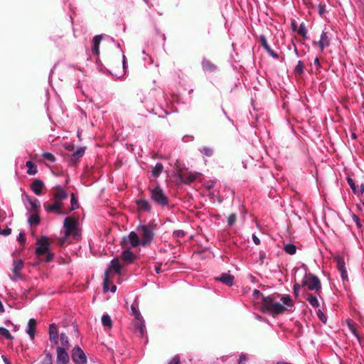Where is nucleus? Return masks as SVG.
Masks as SVG:
<instances>
[{"instance_id":"nucleus-1","label":"nucleus","mask_w":364,"mask_h":364,"mask_svg":"<svg viewBox=\"0 0 364 364\" xmlns=\"http://www.w3.org/2000/svg\"><path fill=\"white\" fill-rule=\"evenodd\" d=\"M293 301L289 296H267L263 299L262 307L271 314H282L292 307Z\"/></svg>"},{"instance_id":"nucleus-2","label":"nucleus","mask_w":364,"mask_h":364,"mask_svg":"<svg viewBox=\"0 0 364 364\" xmlns=\"http://www.w3.org/2000/svg\"><path fill=\"white\" fill-rule=\"evenodd\" d=\"M137 231L141 237L142 247H146L150 245L154 239V230L145 225H140L137 227Z\"/></svg>"},{"instance_id":"nucleus-3","label":"nucleus","mask_w":364,"mask_h":364,"mask_svg":"<svg viewBox=\"0 0 364 364\" xmlns=\"http://www.w3.org/2000/svg\"><path fill=\"white\" fill-rule=\"evenodd\" d=\"M50 244L48 242V237L43 236L38 240V246L35 249V253L38 256L47 255L46 262H50L53 255L49 252Z\"/></svg>"},{"instance_id":"nucleus-4","label":"nucleus","mask_w":364,"mask_h":364,"mask_svg":"<svg viewBox=\"0 0 364 364\" xmlns=\"http://www.w3.org/2000/svg\"><path fill=\"white\" fill-rule=\"evenodd\" d=\"M77 221L73 218H66L64 220L63 228H65V236L62 240V242H61L62 244L64 243L66 238L68 237L70 235H77Z\"/></svg>"},{"instance_id":"nucleus-5","label":"nucleus","mask_w":364,"mask_h":364,"mask_svg":"<svg viewBox=\"0 0 364 364\" xmlns=\"http://www.w3.org/2000/svg\"><path fill=\"white\" fill-rule=\"evenodd\" d=\"M151 198L157 204L165 206L168 205V198L164 193L163 190L157 186L151 191Z\"/></svg>"},{"instance_id":"nucleus-6","label":"nucleus","mask_w":364,"mask_h":364,"mask_svg":"<svg viewBox=\"0 0 364 364\" xmlns=\"http://www.w3.org/2000/svg\"><path fill=\"white\" fill-rule=\"evenodd\" d=\"M302 285L306 286L311 291H318L321 288L320 280L316 276L312 274L305 276L302 282Z\"/></svg>"},{"instance_id":"nucleus-7","label":"nucleus","mask_w":364,"mask_h":364,"mask_svg":"<svg viewBox=\"0 0 364 364\" xmlns=\"http://www.w3.org/2000/svg\"><path fill=\"white\" fill-rule=\"evenodd\" d=\"M336 262L337 269L340 272L341 277L343 283L348 282V272L346 267L344 258L342 256L336 255L334 257Z\"/></svg>"},{"instance_id":"nucleus-8","label":"nucleus","mask_w":364,"mask_h":364,"mask_svg":"<svg viewBox=\"0 0 364 364\" xmlns=\"http://www.w3.org/2000/svg\"><path fill=\"white\" fill-rule=\"evenodd\" d=\"M71 357L75 364H87L86 355L79 346L73 349Z\"/></svg>"},{"instance_id":"nucleus-9","label":"nucleus","mask_w":364,"mask_h":364,"mask_svg":"<svg viewBox=\"0 0 364 364\" xmlns=\"http://www.w3.org/2000/svg\"><path fill=\"white\" fill-rule=\"evenodd\" d=\"M199 173L188 171H181L178 173L180 181L185 184H190L196 180Z\"/></svg>"},{"instance_id":"nucleus-10","label":"nucleus","mask_w":364,"mask_h":364,"mask_svg":"<svg viewBox=\"0 0 364 364\" xmlns=\"http://www.w3.org/2000/svg\"><path fill=\"white\" fill-rule=\"evenodd\" d=\"M123 240L124 242L129 243L132 247H136L141 246V242L139 239V236L135 232H131L128 236L124 237Z\"/></svg>"},{"instance_id":"nucleus-11","label":"nucleus","mask_w":364,"mask_h":364,"mask_svg":"<svg viewBox=\"0 0 364 364\" xmlns=\"http://www.w3.org/2000/svg\"><path fill=\"white\" fill-rule=\"evenodd\" d=\"M70 358L66 350L63 347H58L56 364H68Z\"/></svg>"},{"instance_id":"nucleus-12","label":"nucleus","mask_w":364,"mask_h":364,"mask_svg":"<svg viewBox=\"0 0 364 364\" xmlns=\"http://www.w3.org/2000/svg\"><path fill=\"white\" fill-rule=\"evenodd\" d=\"M134 328L138 330L139 336L143 337L146 333V328L145 326V321L142 316L134 318Z\"/></svg>"},{"instance_id":"nucleus-13","label":"nucleus","mask_w":364,"mask_h":364,"mask_svg":"<svg viewBox=\"0 0 364 364\" xmlns=\"http://www.w3.org/2000/svg\"><path fill=\"white\" fill-rule=\"evenodd\" d=\"M49 339L51 343L57 345L59 341L58 330L55 324L52 323L49 326Z\"/></svg>"},{"instance_id":"nucleus-14","label":"nucleus","mask_w":364,"mask_h":364,"mask_svg":"<svg viewBox=\"0 0 364 364\" xmlns=\"http://www.w3.org/2000/svg\"><path fill=\"white\" fill-rule=\"evenodd\" d=\"M36 321L34 318H30L26 326V333L28 335L31 340H33L36 335Z\"/></svg>"},{"instance_id":"nucleus-15","label":"nucleus","mask_w":364,"mask_h":364,"mask_svg":"<svg viewBox=\"0 0 364 364\" xmlns=\"http://www.w3.org/2000/svg\"><path fill=\"white\" fill-rule=\"evenodd\" d=\"M61 205L62 204L60 201L55 200L53 204L44 205V208L48 213L55 212L58 214H63V213L60 210Z\"/></svg>"},{"instance_id":"nucleus-16","label":"nucleus","mask_w":364,"mask_h":364,"mask_svg":"<svg viewBox=\"0 0 364 364\" xmlns=\"http://www.w3.org/2000/svg\"><path fill=\"white\" fill-rule=\"evenodd\" d=\"M109 269H106L105 272V277L103 280V290L105 292H107L110 291L111 292H115L117 290V287L115 285H112L111 288H109Z\"/></svg>"},{"instance_id":"nucleus-17","label":"nucleus","mask_w":364,"mask_h":364,"mask_svg":"<svg viewBox=\"0 0 364 364\" xmlns=\"http://www.w3.org/2000/svg\"><path fill=\"white\" fill-rule=\"evenodd\" d=\"M234 277L228 273H223L220 277H217L216 279L225 284L229 287H232L234 284Z\"/></svg>"},{"instance_id":"nucleus-18","label":"nucleus","mask_w":364,"mask_h":364,"mask_svg":"<svg viewBox=\"0 0 364 364\" xmlns=\"http://www.w3.org/2000/svg\"><path fill=\"white\" fill-rule=\"evenodd\" d=\"M43 186L44 183L41 180L36 179L31 183V188L36 195L40 196L41 194V190Z\"/></svg>"},{"instance_id":"nucleus-19","label":"nucleus","mask_w":364,"mask_h":364,"mask_svg":"<svg viewBox=\"0 0 364 364\" xmlns=\"http://www.w3.org/2000/svg\"><path fill=\"white\" fill-rule=\"evenodd\" d=\"M330 44V40L327 35V33L323 31L321 34L320 40L318 42V45L321 49L323 50L325 48L328 47Z\"/></svg>"},{"instance_id":"nucleus-20","label":"nucleus","mask_w":364,"mask_h":364,"mask_svg":"<svg viewBox=\"0 0 364 364\" xmlns=\"http://www.w3.org/2000/svg\"><path fill=\"white\" fill-rule=\"evenodd\" d=\"M121 257L124 262L127 264H130L134 262L136 258V256L129 250H125L122 251L121 254Z\"/></svg>"},{"instance_id":"nucleus-21","label":"nucleus","mask_w":364,"mask_h":364,"mask_svg":"<svg viewBox=\"0 0 364 364\" xmlns=\"http://www.w3.org/2000/svg\"><path fill=\"white\" fill-rule=\"evenodd\" d=\"M201 64L203 70L205 72L213 73L217 69V67L213 63L205 58L203 59Z\"/></svg>"},{"instance_id":"nucleus-22","label":"nucleus","mask_w":364,"mask_h":364,"mask_svg":"<svg viewBox=\"0 0 364 364\" xmlns=\"http://www.w3.org/2000/svg\"><path fill=\"white\" fill-rule=\"evenodd\" d=\"M102 40V36L101 35L95 36L92 39V51L95 55H99L100 53V45Z\"/></svg>"},{"instance_id":"nucleus-23","label":"nucleus","mask_w":364,"mask_h":364,"mask_svg":"<svg viewBox=\"0 0 364 364\" xmlns=\"http://www.w3.org/2000/svg\"><path fill=\"white\" fill-rule=\"evenodd\" d=\"M56 188L58 191L53 194L55 200L60 202V200L67 198L68 193L60 186H57Z\"/></svg>"},{"instance_id":"nucleus-24","label":"nucleus","mask_w":364,"mask_h":364,"mask_svg":"<svg viewBox=\"0 0 364 364\" xmlns=\"http://www.w3.org/2000/svg\"><path fill=\"white\" fill-rule=\"evenodd\" d=\"M23 266V262L21 259L15 260L14 262V269L13 272L15 274L16 278H20L21 275L19 274V271L21 270Z\"/></svg>"},{"instance_id":"nucleus-25","label":"nucleus","mask_w":364,"mask_h":364,"mask_svg":"<svg viewBox=\"0 0 364 364\" xmlns=\"http://www.w3.org/2000/svg\"><path fill=\"white\" fill-rule=\"evenodd\" d=\"M101 321H102V326L107 328V329H111L112 327V321L111 319V317L109 316V314H105L102 315V318H101Z\"/></svg>"},{"instance_id":"nucleus-26","label":"nucleus","mask_w":364,"mask_h":364,"mask_svg":"<svg viewBox=\"0 0 364 364\" xmlns=\"http://www.w3.org/2000/svg\"><path fill=\"white\" fill-rule=\"evenodd\" d=\"M136 205L138 208L141 210L149 211L151 210V205L145 199H139L137 200Z\"/></svg>"},{"instance_id":"nucleus-27","label":"nucleus","mask_w":364,"mask_h":364,"mask_svg":"<svg viewBox=\"0 0 364 364\" xmlns=\"http://www.w3.org/2000/svg\"><path fill=\"white\" fill-rule=\"evenodd\" d=\"M109 267L111 268H112L117 274H121L122 267L120 264L118 259H117V258L112 259L110 262Z\"/></svg>"},{"instance_id":"nucleus-28","label":"nucleus","mask_w":364,"mask_h":364,"mask_svg":"<svg viewBox=\"0 0 364 364\" xmlns=\"http://www.w3.org/2000/svg\"><path fill=\"white\" fill-rule=\"evenodd\" d=\"M306 300L309 301L311 306L314 308L319 306V301L316 296H314L311 294H307Z\"/></svg>"},{"instance_id":"nucleus-29","label":"nucleus","mask_w":364,"mask_h":364,"mask_svg":"<svg viewBox=\"0 0 364 364\" xmlns=\"http://www.w3.org/2000/svg\"><path fill=\"white\" fill-rule=\"evenodd\" d=\"M26 197L33 210H36L40 208V201L37 198H32L28 196H26Z\"/></svg>"},{"instance_id":"nucleus-30","label":"nucleus","mask_w":364,"mask_h":364,"mask_svg":"<svg viewBox=\"0 0 364 364\" xmlns=\"http://www.w3.org/2000/svg\"><path fill=\"white\" fill-rule=\"evenodd\" d=\"M26 166L27 167V173L29 175H34L37 173V166L32 161H26Z\"/></svg>"},{"instance_id":"nucleus-31","label":"nucleus","mask_w":364,"mask_h":364,"mask_svg":"<svg viewBox=\"0 0 364 364\" xmlns=\"http://www.w3.org/2000/svg\"><path fill=\"white\" fill-rule=\"evenodd\" d=\"M85 152V147H79L72 155V159L77 161L81 158Z\"/></svg>"},{"instance_id":"nucleus-32","label":"nucleus","mask_w":364,"mask_h":364,"mask_svg":"<svg viewBox=\"0 0 364 364\" xmlns=\"http://www.w3.org/2000/svg\"><path fill=\"white\" fill-rule=\"evenodd\" d=\"M60 344H61L60 347H63L65 350L69 348L68 337L67 336V335L65 333H62L60 335Z\"/></svg>"},{"instance_id":"nucleus-33","label":"nucleus","mask_w":364,"mask_h":364,"mask_svg":"<svg viewBox=\"0 0 364 364\" xmlns=\"http://www.w3.org/2000/svg\"><path fill=\"white\" fill-rule=\"evenodd\" d=\"M284 250L287 254L294 255L296 252V247L292 243H288L284 245Z\"/></svg>"},{"instance_id":"nucleus-34","label":"nucleus","mask_w":364,"mask_h":364,"mask_svg":"<svg viewBox=\"0 0 364 364\" xmlns=\"http://www.w3.org/2000/svg\"><path fill=\"white\" fill-rule=\"evenodd\" d=\"M163 168H164V166L162 165V164L161 163H157L155 166L152 168V175L154 176V177H158L160 173L162 172L163 171Z\"/></svg>"},{"instance_id":"nucleus-35","label":"nucleus","mask_w":364,"mask_h":364,"mask_svg":"<svg viewBox=\"0 0 364 364\" xmlns=\"http://www.w3.org/2000/svg\"><path fill=\"white\" fill-rule=\"evenodd\" d=\"M28 222L31 225H37L40 223V218L38 214H32L29 216Z\"/></svg>"},{"instance_id":"nucleus-36","label":"nucleus","mask_w":364,"mask_h":364,"mask_svg":"<svg viewBox=\"0 0 364 364\" xmlns=\"http://www.w3.org/2000/svg\"><path fill=\"white\" fill-rule=\"evenodd\" d=\"M0 335L8 340H12L14 338L9 331L4 327H0Z\"/></svg>"},{"instance_id":"nucleus-37","label":"nucleus","mask_w":364,"mask_h":364,"mask_svg":"<svg viewBox=\"0 0 364 364\" xmlns=\"http://www.w3.org/2000/svg\"><path fill=\"white\" fill-rule=\"evenodd\" d=\"M259 41L261 42V46L266 51L269 50L270 46H269L267 41L264 35H261L259 36Z\"/></svg>"},{"instance_id":"nucleus-38","label":"nucleus","mask_w":364,"mask_h":364,"mask_svg":"<svg viewBox=\"0 0 364 364\" xmlns=\"http://www.w3.org/2000/svg\"><path fill=\"white\" fill-rule=\"evenodd\" d=\"M200 151L201 154H203V155H205L206 156H211L213 154V149L210 147H206V146L200 149Z\"/></svg>"},{"instance_id":"nucleus-39","label":"nucleus","mask_w":364,"mask_h":364,"mask_svg":"<svg viewBox=\"0 0 364 364\" xmlns=\"http://www.w3.org/2000/svg\"><path fill=\"white\" fill-rule=\"evenodd\" d=\"M131 311H132V313L133 316H134V318L141 316V314L139 310L138 306L136 304V305L132 304L131 306Z\"/></svg>"},{"instance_id":"nucleus-40","label":"nucleus","mask_w":364,"mask_h":364,"mask_svg":"<svg viewBox=\"0 0 364 364\" xmlns=\"http://www.w3.org/2000/svg\"><path fill=\"white\" fill-rule=\"evenodd\" d=\"M347 182H348V184L349 185V186L350 187V188L352 189V191H353V193H358V191L356 188V186H355V184L354 183V181L351 178L348 177L347 178Z\"/></svg>"},{"instance_id":"nucleus-41","label":"nucleus","mask_w":364,"mask_h":364,"mask_svg":"<svg viewBox=\"0 0 364 364\" xmlns=\"http://www.w3.org/2000/svg\"><path fill=\"white\" fill-rule=\"evenodd\" d=\"M307 29L305 26V25L304 23H301L300 26H299V30H298V33L300 36H303V37H306V34H307Z\"/></svg>"},{"instance_id":"nucleus-42","label":"nucleus","mask_w":364,"mask_h":364,"mask_svg":"<svg viewBox=\"0 0 364 364\" xmlns=\"http://www.w3.org/2000/svg\"><path fill=\"white\" fill-rule=\"evenodd\" d=\"M44 159L48 160L49 161L53 162L55 160V156L49 152H44L42 154Z\"/></svg>"},{"instance_id":"nucleus-43","label":"nucleus","mask_w":364,"mask_h":364,"mask_svg":"<svg viewBox=\"0 0 364 364\" xmlns=\"http://www.w3.org/2000/svg\"><path fill=\"white\" fill-rule=\"evenodd\" d=\"M295 73H302L304 71V64L301 60L298 61V63L296 66L295 67L294 70Z\"/></svg>"},{"instance_id":"nucleus-44","label":"nucleus","mask_w":364,"mask_h":364,"mask_svg":"<svg viewBox=\"0 0 364 364\" xmlns=\"http://www.w3.org/2000/svg\"><path fill=\"white\" fill-rule=\"evenodd\" d=\"M78 208V203L76 198H75L74 194H72L71 197V210H74Z\"/></svg>"},{"instance_id":"nucleus-45","label":"nucleus","mask_w":364,"mask_h":364,"mask_svg":"<svg viewBox=\"0 0 364 364\" xmlns=\"http://www.w3.org/2000/svg\"><path fill=\"white\" fill-rule=\"evenodd\" d=\"M236 221V215L235 214H231L228 218V223L230 226H232L234 225V223Z\"/></svg>"},{"instance_id":"nucleus-46","label":"nucleus","mask_w":364,"mask_h":364,"mask_svg":"<svg viewBox=\"0 0 364 364\" xmlns=\"http://www.w3.org/2000/svg\"><path fill=\"white\" fill-rule=\"evenodd\" d=\"M41 364H53L51 354L50 353H48L46 355L45 359L41 363Z\"/></svg>"},{"instance_id":"nucleus-47","label":"nucleus","mask_w":364,"mask_h":364,"mask_svg":"<svg viewBox=\"0 0 364 364\" xmlns=\"http://www.w3.org/2000/svg\"><path fill=\"white\" fill-rule=\"evenodd\" d=\"M317 316L323 323H326L327 320L326 317L321 309H318V311H317Z\"/></svg>"},{"instance_id":"nucleus-48","label":"nucleus","mask_w":364,"mask_h":364,"mask_svg":"<svg viewBox=\"0 0 364 364\" xmlns=\"http://www.w3.org/2000/svg\"><path fill=\"white\" fill-rule=\"evenodd\" d=\"M173 236L174 237H183L185 236V232L181 230H175L173 232Z\"/></svg>"},{"instance_id":"nucleus-49","label":"nucleus","mask_w":364,"mask_h":364,"mask_svg":"<svg viewBox=\"0 0 364 364\" xmlns=\"http://www.w3.org/2000/svg\"><path fill=\"white\" fill-rule=\"evenodd\" d=\"M301 286L303 285L299 284L297 283L294 284L293 289L294 294L295 295L296 297L299 296V290L301 289Z\"/></svg>"},{"instance_id":"nucleus-50","label":"nucleus","mask_w":364,"mask_h":364,"mask_svg":"<svg viewBox=\"0 0 364 364\" xmlns=\"http://www.w3.org/2000/svg\"><path fill=\"white\" fill-rule=\"evenodd\" d=\"M17 240L21 244H24L26 242L25 234L21 232L17 237Z\"/></svg>"},{"instance_id":"nucleus-51","label":"nucleus","mask_w":364,"mask_h":364,"mask_svg":"<svg viewBox=\"0 0 364 364\" xmlns=\"http://www.w3.org/2000/svg\"><path fill=\"white\" fill-rule=\"evenodd\" d=\"M247 356L245 354H242L240 356L238 360V364H245V362L247 360Z\"/></svg>"},{"instance_id":"nucleus-52","label":"nucleus","mask_w":364,"mask_h":364,"mask_svg":"<svg viewBox=\"0 0 364 364\" xmlns=\"http://www.w3.org/2000/svg\"><path fill=\"white\" fill-rule=\"evenodd\" d=\"M168 364H181L180 358L178 356H174L168 363Z\"/></svg>"},{"instance_id":"nucleus-53","label":"nucleus","mask_w":364,"mask_h":364,"mask_svg":"<svg viewBox=\"0 0 364 364\" xmlns=\"http://www.w3.org/2000/svg\"><path fill=\"white\" fill-rule=\"evenodd\" d=\"M11 230L10 228H6L4 230H0V235L4 236H8L11 234Z\"/></svg>"},{"instance_id":"nucleus-54","label":"nucleus","mask_w":364,"mask_h":364,"mask_svg":"<svg viewBox=\"0 0 364 364\" xmlns=\"http://www.w3.org/2000/svg\"><path fill=\"white\" fill-rule=\"evenodd\" d=\"M267 52L268 54L272 56L273 58H278V55L270 48L269 50H267Z\"/></svg>"},{"instance_id":"nucleus-55","label":"nucleus","mask_w":364,"mask_h":364,"mask_svg":"<svg viewBox=\"0 0 364 364\" xmlns=\"http://www.w3.org/2000/svg\"><path fill=\"white\" fill-rule=\"evenodd\" d=\"M215 181H211L207 183V184L205 185V188L207 189H211L215 186Z\"/></svg>"},{"instance_id":"nucleus-56","label":"nucleus","mask_w":364,"mask_h":364,"mask_svg":"<svg viewBox=\"0 0 364 364\" xmlns=\"http://www.w3.org/2000/svg\"><path fill=\"white\" fill-rule=\"evenodd\" d=\"M352 218H353V221H354V222L355 223V224L357 225V226H358V227H360V226H361V225H360V219H359V218H358L356 215H355V214H353V215Z\"/></svg>"},{"instance_id":"nucleus-57","label":"nucleus","mask_w":364,"mask_h":364,"mask_svg":"<svg viewBox=\"0 0 364 364\" xmlns=\"http://www.w3.org/2000/svg\"><path fill=\"white\" fill-rule=\"evenodd\" d=\"M252 240L257 245L260 244V240L255 235H252Z\"/></svg>"},{"instance_id":"nucleus-58","label":"nucleus","mask_w":364,"mask_h":364,"mask_svg":"<svg viewBox=\"0 0 364 364\" xmlns=\"http://www.w3.org/2000/svg\"><path fill=\"white\" fill-rule=\"evenodd\" d=\"M318 9L319 14L322 15L324 13V11H325L324 7L323 6H321V5H319Z\"/></svg>"},{"instance_id":"nucleus-59","label":"nucleus","mask_w":364,"mask_h":364,"mask_svg":"<svg viewBox=\"0 0 364 364\" xmlns=\"http://www.w3.org/2000/svg\"><path fill=\"white\" fill-rule=\"evenodd\" d=\"M350 329L351 330L352 333L358 338V336L356 334L355 329L352 327L350 324H348Z\"/></svg>"},{"instance_id":"nucleus-60","label":"nucleus","mask_w":364,"mask_h":364,"mask_svg":"<svg viewBox=\"0 0 364 364\" xmlns=\"http://www.w3.org/2000/svg\"><path fill=\"white\" fill-rule=\"evenodd\" d=\"M253 294L255 297H257L260 294V291L257 289L254 290Z\"/></svg>"},{"instance_id":"nucleus-61","label":"nucleus","mask_w":364,"mask_h":364,"mask_svg":"<svg viewBox=\"0 0 364 364\" xmlns=\"http://www.w3.org/2000/svg\"><path fill=\"white\" fill-rule=\"evenodd\" d=\"M155 271L157 274H159L161 272V267L159 266H156Z\"/></svg>"},{"instance_id":"nucleus-62","label":"nucleus","mask_w":364,"mask_h":364,"mask_svg":"<svg viewBox=\"0 0 364 364\" xmlns=\"http://www.w3.org/2000/svg\"><path fill=\"white\" fill-rule=\"evenodd\" d=\"M360 192L363 193L364 192V184L362 183L360 186Z\"/></svg>"},{"instance_id":"nucleus-63","label":"nucleus","mask_w":364,"mask_h":364,"mask_svg":"<svg viewBox=\"0 0 364 364\" xmlns=\"http://www.w3.org/2000/svg\"><path fill=\"white\" fill-rule=\"evenodd\" d=\"M314 64L315 65H319V60H318V58H315L314 60Z\"/></svg>"},{"instance_id":"nucleus-64","label":"nucleus","mask_w":364,"mask_h":364,"mask_svg":"<svg viewBox=\"0 0 364 364\" xmlns=\"http://www.w3.org/2000/svg\"><path fill=\"white\" fill-rule=\"evenodd\" d=\"M126 65H127V62H122V66H123L124 70H125V68H126Z\"/></svg>"}]
</instances>
